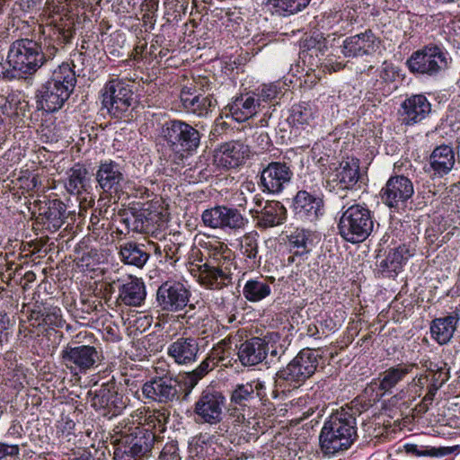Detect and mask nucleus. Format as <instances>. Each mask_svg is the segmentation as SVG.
Here are the masks:
<instances>
[{
    "mask_svg": "<svg viewBox=\"0 0 460 460\" xmlns=\"http://www.w3.org/2000/svg\"><path fill=\"white\" fill-rule=\"evenodd\" d=\"M357 438L355 412L341 408L325 420L319 435L320 451L327 458L337 456L348 450Z\"/></svg>",
    "mask_w": 460,
    "mask_h": 460,
    "instance_id": "f257e3e1",
    "label": "nucleus"
},
{
    "mask_svg": "<svg viewBox=\"0 0 460 460\" xmlns=\"http://www.w3.org/2000/svg\"><path fill=\"white\" fill-rule=\"evenodd\" d=\"M58 52V48L47 41L20 39L11 44L7 60L19 76L28 77L52 62Z\"/></svg>",
    "mask_w": 460,
    "mask_h": 460,
    "instance_id": "f03ea898",
    "label": "nucleus"
},
{
    "mask_svg": "<svg viewBox=\"0 0 460 460\" xmlns=\"http://www.w3.org/2000/svg\"><path fill=\"white\" fill-rule=\"evenodd\" d=\"M320 358L315 349L306 348L300 350L286 367L276 372L272 398H287L301 387L315 373Z\"/></svg>",
    "mask_w": 460,
    "mask_h": 460,
    "instance_id": "7ed1b4c3",
    "label": "nucleus"
},
{
    "mask_svg": "<svg viewBox=\"0 0 460 460\" xmlns=\"http://www.w3.org/2000/svg\"><path fill=\"white\" fill-rule=\"evenodd\" d=\"M208 258L198 265L199 282L209 289H222L232 282L234 252L218 240L206 243Z\"/></svg>",
    "mask_w": 460,
    "mask_h": 460,
    "instance_id": "20e7f679",
    "label": "nucleus"
},
{
    "mask_svg": "<svg viewBox=\"0 0 460 460\" xmlns=\"http://www.w3.org/2000/svg\"><path fill=\"white\" fill-rule=\"evenodd\" d=\"M75 84V73L70 65L64 62L58 66L36 92L37 109L48 113L59 111L74 92Z\"/></svg>",
    "mask_w": 460,
    "mask_h": 460,
    "instance_id": "39448f33",
    "label": "nucleus"
},
{
    "mask_svg": "<svg viewBox=\"0 0 460 460\" xmlns=\"http://www.w3.org/2000/svg\"><path fill=\"white\" fill-rule=\"evenodd\" d=\"M338 231L347 242L358 243L367 240L374 231V213L365 203L343 205L339 212Z\"/></svg>",
    "mask_w": 460,
    "mask_h": 460,
    "instance_id": "423d86ee",
    "label": "nucleus"
},
{
    "mask_svg": "<svg viewBox=\"0 0 460 460\" xmlns=\"http://www.w3.org/2000/svg\"><path fill=\"white\" fill-rule=\"evenodd\" d=\"M101 99L102 109L117 119L128 118L137 103L132 85L119 78L106 82L101 90Z\"/></svg>",
    "mask_w": 460,
    "mask_h": 460,
    "instance_id": "0eeeda50",
    "label": "nucleus"
},
{
    "mask_svg": "<svg viewBox=\"0 0 460 460\" xmlns=\"http://www.w3.org/2000/svg\"><path fill=\"white\" fill-rule=\"evenodd\" d=\"M161 137L167 146L181 156L193 155L200 146L201 133L181 119H170L161 129Z\"/></svg>",
    "mask_w": 460,
    "mask_h": 460,
    "instance_id": "6e6552de",
    "label": "nucleus"
},
{
    "mask_svg": "<svg viewBox=\"0 0 460 460\" xmlns=\"http://www.w3.org/2000/svg\"><path fill=\"white\" fill-rule=\"evenodd\" d=\"M450 61L451 58L444 48L428 44L414 51L406 64L412 74L435 77L448 68Z\"/></svg>",
    "mask_w": 460,
    "mask_h": 460,
    "instance_id": "1a4fd4ad",
    "label": "nucleus"
},
{
    "mask_svg": "<svg viewBox=\"0 0 460 460\" xmlns=\"http://www.w3.org/2000/svg\"><path fill=\"white\" fill-rule=\"evenodd\" d=\"M155 437L146 429H133L118 439L114 460H143L151 452Z\"/></svg>",
    "mask_w": 460,
    "mask_h": 460,
    "instance_id": "9d476101",
    "label": "nucleus"
},
{
    "mask_svg": "<svg viewBox=\"0 0 460 460\" xmlns=\"http://www.w3.org/2000/svg\"><path fill=\"white\" fill-rule=\"evenodd\" d=\"M267 400V386L264 381L257 378L245 384H238L231 393L230 415L236 417L237 421H243L244 420L243 412L252 402L258 401L264 404Z\"/></svg>",
    "mask_w": 460,
    "mask_h": 460,
    "instance_id": "9b49d317",
    "label": "nucleus"
},
{
    "mask_svg": "<svg viewBox=\"0 0 460 460\" xmlns=\"http://www.w3.org/2000/svg\"><path fill=\"white\" fill-rule=\"evenodd\" d=\"M91 405L102 416L112 418L119 415L127 407L128 399L118 391L116 383H103L87 393Z\"/></svg>",
    "mask_w": 460,
    "mask_h": 460,
    "instance_id": "f8f14e48",
    "label": "nucleus"
},
{
    "mask_svg": "<svg viewBox=\"0 0 460 460\" xmlns=\"http://www.w3.org/2000/svg\"><path fill=\"white\" fill-rule=\"evenodd\" d=\"M191 292L186 283L170 279L156 290V305L162 312L178 313L189 304Z\"/></svg>",
    "mask_w": 460,
    "mask_h": 460,
    "instance_id": "ddd939ff",
    "label": "nucleus"
},
{
    "mask_svg": "<svg viewBox=\"0 0 460 460\" xmlns=\"http://www.w3.org/2000/svg\"><path fill=\"white\" fill-rule=\"evenodd\" d=\"M363 184L364 177L359 172V160L352 157L342 160L339 166L328 172L325 188L330 191L336 189L356 190Z\"/></svg>",
    "mask_w": 460,
    "mask_h": 460,
    "instance_id": "4468645a",
    "label": "nucleus"
},
{
    "mask_svg": "<svg viewBox=\"0 0 460 460\" xmlns=\"http://www.w3.org/2000/svg\"><path fill=\"white\" fill-rule=\"evenodd\" d=\"M60 356L63 364L73 375L86 374L95 368L101 359V352L90 345L67 344Z\"/></svg>",
    "mask_w": 460,
    "mask_h": 460,
    "instance_id": "2eb2a0df",
    "label": "nucleus"
},
{
    "mask_svg": "<svg viewBox=\"0 0 460 460\" xmlns=\"http://www.w3.org/2000/svg\"><path fill=\"white\" fill-rule=\"evenodd\" d=\"M413 194L411 180L402 174L391 176L380 191L383 203L394 212L404 211Z\"/></svg>",
    "mask_w": 460,
    "mask_h": 460,
    "instance_id": "dca6fc26",
    "label": "nucleus"
},
{
    "mask_svg": "<svg viewBox=\"0 0 460 460\" xmlns=\"http://www.w3.org/2000/svg\"><path fill=\"white\" fill-rule=\"evenodd\" d=\"M292 177L293 171L288 163L270 162L260 172L259 186L263 192L277 195L290 183Z\"/></svg>",
    "mask_w": 460,
    "mask_h": 460,
    "instance_id": "f3484780",
    "label": "nucleus"
},
{
    "mask_svg": "<svg viewBox=\"0 0 460 460\" xmlns=\"http://www.w3.org/2000/svg\"><path fill=\"white\" fill-rule=\"evenodd\" d=\"M226 397L222 392L208 386L199 395L194 405V412L199 420L208 424H217L222 420L226 407Z\"/></svg>",
    "mask_w": 460,
    "mask_h": 460,
    "instance_id": "a211bd4d",
    "label": "nucleus"
},
{
    "mask_svg": "<svg viewBox=\"0 0 460 460\" xmlns=\"http://www.w3.org/2000/svg\"><path fill=\"white\" fill-rule=\"evenodd\" d=\"M293 209L301 220L315 223L325 214L323 194L314 190H300L293 199Z\"/></svg>",
    "mask_w": 460,
    "mask_h": 460,
    "instance_id": "6ab92c4d",
    "label": "nucleus"
},
{
    "mask_svg": "<svg viewBox=\"0 0 460 460\" xmlns=\"http://www.w3.org/2000/svg\"><path fill=\"white\" fill-rule=\"evenodd\" d=\"M201 219L206 226L223 230H239L248 224V219L237 208L226 206H216L204 210Z\"/></svg>",
    "mask_w": 460,
    "mask_h": 460,
    "instance_id": "aec40b11",
    "label": "nucleus"
},
{
    "mask_svg": "<svg viewBox=\"0 0 460 460\" xmlns=\"http://www.w3.org/2000/svg\"><path fill=\"white\" fill-rule=\"evenodd\" d=\"M143 395L151 401L169 403L180 398V382L172 376L154 377L142 385Z\"/></svg>",
    "mask_w": 460,
    "mask_h": 460,
    "instance_id": "412c9836",
    "label": "nucleus"
},
{
    "mask_svg": "<svg viewBox=\"0 0 460 460\" xmlns=\"http://www.w3.org/2000/svg\"><path fill=\"white\" fill-rule=\"evenodd\" d=\"M167 356L178 366L193 365L201 352L199 339L191 335H181L167 347Z\"/></svg>",
    "mask_w": 460,
    "mask_h": 460,
    "instance_id": "4be33fe9",
    "label": "nucleus"
},
{
    "mask_svg": "<svg viewBox=\"0 0 460 460\" xmlns=\"http://www.w3.org/2000/svg\"><path fill=\"white\" fill-rule=\"evenodd\" d=\"M94 175L103 192L112 195L122 190L125 175L121 164L111 159L101 161Z\"/></svg>",
    "mask_w": 460,
    "mask_h": 460,
    "instance_id": "5701e85b",
    "label": "nucleus"
},
{
    "mask_svg": "<svg viewBox=\"0 0 460 460\" xmlns=\"http://www.w3.org/2000/svg\"><path fill=\"white\" fill-rule=\"evenodd\" d=\"M431 112V103L424 94H411L400 105V120L405 126H413L424 120Z\"/></svg>",
    "mask_w": 460,
    "mask_h": 460,
    "instance_id": "b1692460",
    "label": "nucleus"
},
{
    "mask_svg": "<svg viewBox=\"0 0 460 460\" xmlns=\"http://www.w3.org/2000/svg\"><path fill=\"white\" fill-rule=\"evenodd\" d=\"M380 46L379 39L371 30L347 37L342 45V54L347 58L368 56L376 52Z\"/></svg>",
    "mask_w": 460,
    "mask_h": 460,
    "instance_id": "393cba45",
    "label": "nucleus"
},
{
    "mask_svg": "<svg viewBox=\"0 0 460 460\" xmlns=\"http://www.w3.org/2000/svg\"><path fill=\"white\" fill-rule=\"evenodd\" d=\"M250 148L239 141H231L220 146L215 155L217 164L225 169L236 168L249 156Z\"/></svg>",
    "mask_w": 460,
    "mask_h": 460,
    "instance_id": "a878e982",
    "label": "nucleus"
},
{
    "mask_svg": "<svg viewBox=\"0 0 460 460\" xmlns=\"http://www.w3.org/2000/svg\"><path fill=\"white\" fill-rule=\"evenodd\" d=\"M270 345L264 339L252 337L238 347V359L244 367H253L263 362L269 354Z\"/></svg>",
    "mask_w": 460,
    "mask_h": 460,
    "instance_id": "bb28decb",
    "label": "nucleus"
},
{
    "mask_svg": "<svg viewBox=\"0 0 460 460\" xmlns=\"http://www.w3.org/2000/svg\"><path fill=\"white\" fill-rule=\"evenodd\" d=\"M180 99L183 110L198 117H207L217 104L211 94H195L185 89L181 90Z\"/></svg>",
    "mask_w": 460,
    "mask_h": 460,
    "instance_id": "cd10ccee",
    "label": "nucleus"
},
{
    "mask_svg": "<svg viewBox=\"0 0 460 460\" xmlns=\"http://www.w3.org/2000/svg\"><path fill=\"white\" fill-rule=\"evenodd\" d=\"M233 119L243 122L255 116L261 110L253 92L236 96L226 107Z\"/></svg>",
    "mask_w": 460,
    "mask_h": 460,
    "instance_id": "c85d7f7f",
    "label": "nucleus"
},
{
    "mask_svg": "<svg viewBox=\"0 0 460 460\" xmlns=\"http://www.w3.org/2000/svg\"><path fill=\"white\" fill-rule=\"evenodd\" d=\"M42 224L50 231L58 230L67 217L66 205L60 199H49L40 208L39 214Z\"/></svg>",
    "mask_w": 460,
    "mask_h": 460,
    "instance_id": "c756f323",
    "label": "nucleus"
},
{
    "mask_svg": "<svg viewBox=\"0 0 460 460\" xmlns=\"http://www.w3.org/2000/svg\"><path fill=\"white\" fill-rule=\"evenodd\" d=\"M416 367V364H397L390 367L384 372L379 374V377L372 382V385H376L384 393L392 394L393 389L400 384L406 376L411 373L412 369Z\"/></svg>",
    "mask_w": 460,
    "mask_h": 460,
    "instance_id": "7c9ffc66",
    "label": "nucleus"
},
{
    "mask_svg": "<svg viewBox=\"0 0 460 460\" xmlns=\"http://www.w3.org/2000/svg\"><path fill=\"white\" fill-rule=\"evenodd\" d=\"M146 287L141 279L128 276L119 286V298L126 305L139 306L146 299Z\"/></svg>",
    "mask_w": 460,
    "mask_h": 460,
    "instance_id": "2f4dec72",
    "label": "nucleus"
},
{
    "mask_svg": "<svg viewBox=\"0 0 460 460\" xmlns=\"http://www.w3.org/2000/svg\"><path fill=\"white\" fill-rule=\"evenodd\" d=\"M118 219L122 225L117 227L120 234H128L130 231L135 233H147L150 230V222L145 211L120 210Z\"/></svg>",
    "mask_w": 460,
    "mask_h": 460,
    "instance_id": "473e14b6",
    "label": "nucleus"
},
{
    "mask_svg": "<svg viewBox=\"0 0 460 460\" xmlns=\"http://www.w3.org/2000/svg\"><path fill=\"white\" fill-rule=\"evenodd\" d=\"M170 418L167 409L147 410L139 417L141 427L134 429H146L155 437V442L160 439V435L166 430V425Z\"/></svg>",
    "mask_w": 460,
    "mask_h": 460,
    "instance_id": "72a5a7b5",
    "label": "nucleus"
},
{
    "mask_svg": "<svg viewBox=\"0 0 460 460\" xmlns=\"http://www.w3.org/2000/svg\"><path fill=\"white\" fill-rule=\"evenodd\" d=\"M318 242L319 235L315 232L305 228H296L288 235L289 252L300 257L308 254Z\"/></svg>",
    "mask_w": 460,
    "mask_h": 460,
    "instance_id": "f704fd0d",
    "label": "nucleus"
},
{
    "mask_svg": "<svg viewBox=\"0 0 460 460\" xmlns=\"http://www.w3.org/2000/svg\"><path fill=\"white\" fill-rule=\"evenodd\" d=\"M259 227L270 228L282 225L287 219V209L280 201L268 200L253 217Z\"/></svg>",
    "mask_w": 460,
    "mask_h": 460,
    "instance_id": "c9c22d12",
    "label": "nucleus"
},
{
    "mask_svg": "<svg viewBox=\"0 0 460 460\" xmlns=\"http://www.w3.org/2000/svg\"><path fill=\"white\" fill-rule=\"evenodd\" d=\"M453 148L447 145L437 146L429 156V164L434 177H443L447 174L455 164Z\"/></svg>",
    "mask_w": 460,
    "mask_h": 460,
    "instance_id": "e433bc0d",
    "label": "nucleus"
},
{
    "mask_svg": "<svg viewBox=\"0 0 460 460\" xmlns=\"http://www.w3.org/2000/svg\"><path fill=\"white\" fill-rule=\"evenodd\" d=\"M75 34L74 23L69 20L60 19L54 25H50L42 31L43 37L38 41H47L53 47L59 44L69 43Z\"/></svg>",
    "mask_w": 460,
    "mask_h": 460,
    "instance_id": "4c0bfd02",
    "label": "nucleus"
},
{
    "mask_svg": "<svg viewBox=\"0 0 460 460\" xmlns=\"http://www.w3.org/2000/svg\"><path fill=\"white\" fill-rule=\"evenodd\" d=\"M459 321L457 314L434 319L430 323V333L438 344L448 343L456 332Z\"/></svg>",
    "mask_w": 460,
    "mask_h": 460,
    "instance_id": "58836bf2",
    "label": "nucleus"
},
{
    "mask_svg": "<svg viewBox=\"0 0 460 460\" xmlns=\"http://www.w3.org/2000/svg\"><path fill=\"white\" fill-rule=\"evenodd\" d=\"M65 187L72 195H80L90 186V177L86 167L82 164H75L67 172Z\"/></svg>",
    "mask_w": 460,
    "mask_h": 460,
    "instance_id": "ea45409f",
    "label": "nucleus"
},
{
    "mask_svg": "<svg viewBox=\"0 0 460 460\" xmlns=\"http://www.w3.org/2000/svg\"><path fill=\"white\" fill-rule=\"evenodd\" d=\"M429 376L428 391L420 404V409L424 411L429 410L438 390L449 379V367L447 363L440 362L438 370L431 372Z\"/></svg>",
    "mask_w": 460,
    "mask_h": 460,
    "instance_id": "a19ab883",
    "label": "nucleus"
},
{
    "mask_svg": "<svg viewBox=\"0 0 460 460\" xmlns=\"http://www.w3.org/2000/svg\"><path fill=\"white\" fill-rule=\"evenodd\" d=\"M119 257L125 264L143 268L149 259V253L144 244L127 242L119 246Z\"/></svg>",
    "mask_w": 460,
    "mask_h": 460,
    "instance_id": "79ce46f5",
    "label": "nucleus"
},
{
    "mask_svg": "<svg viewBox=\"0 0 460 460\" xmlns=\"http://www.w3.org/2000/svg\"><path fill=\"white\" fill-rule=\"evenodd\" d=\"M271 294L270 283L267 279L258 277L247 280L243 288V296L252 303L260 302Z\"/></svg>",
    "mask_w": 460,
    "mask_h": 460,
    "instance_id": "37998d69",
    "label": "nucleus"
},
{
    "mask_svg": "<svg viewBox=\"0 0 460 460\" xmlns=\"http://www.w3.org/2000/svg\"><path fill=\"white\" fill-rule=\"evenodd\" d=\"M379 77L375 82L373 90L384 96L390 95L396 89L392 84L399 77V68L392 63L384 62Z\"/></svg>",
    "mask_w": 460,
    "mask_h": 460,
    "instance_id": "c03bdc74",
    "label": "nucleus"
},
{
    "mask_svg": "<svg viewBox=\"0 0 460 460\" xmlns=\"http://www.w3.org/2000/svg\"><path fill=\"white\" fill-rule=\"evenodd\" d=\"M258 238L257 232L247 233L240 238L241 254L245 258L248 267L252 269L261 265Z\"/></svg>",
    "mask_w": 460,
    "mask_h": 460,
    "instance_id": "a18cd8bd",
    "label": "nucleus"
},
{
    "mask_svg": "<svg viewBox=\"0 0 460 460\" xmlns=\"http://www.w3.org/2000/svg\"><path fill=\"white\" fill-rule=\"evenodd\" d=\"M32 325H46L49 327H62L64 321L61 309L58 306L43 307L40 310H33L31 314Z\"/></svg>",
    "mask_w": 460,
    "mask_h": 460,
    "instance_id": "49530a36",
    "label": "nucleus"
},
{
    "mask_svg": "<svg viewBox=\"0 0 460 460\" xmlns=\"http://www.w3.org/2000/svg\"><path fill=\"white\" fill-rule=\"evenodd\" d=\"M407 250L404 247H398L391 250L386 257L379 262V268L385 277H394L405 263Z\"/></svg>",
    "mask_w": 460,
    "mask_h": 460,
    "instance_id": "de8ad7c7",
    "label": "nucleus"
},
{
    "mask_svg": "<svg viewBox=\"0 0 460 460\" xmlns=\"http://www.w3.org/2000/svg\"><path fill=\"white\" fill-rule=\"evenodd\" d=\"M215 368V364H211V358L203 359L200 364L192 371L185 373L184 385L187 392L185 397L190 394L191 390L198 385L209 371Z\"/></svg>",
    "mask_w": 460,
    "mask_h": 460,
    "instance_id": "09e8293b",
    "label": "nucleus"
},
{
    "mask_svg": "<svg viewBox=\"0 0 460 460\" xmlns=\"http://www.w3.org/2000/svg\"><path fill=\"white\" fill-rule=\"evenodd\" d=\"M282 84L279 82L262 84L258 87L253 93L260 103V107H263V103H271L276 102L282 95Z\"/></svg>",
    "mask_w": 460,
    "mask_h": 460,
    "instance_id": "8fccbe9b",
    "label": "nucleus"
},
{
    "mask_svg": "<svg viewBox=\"0 0 460 460\" xmlns=\"http://www.w3.org/2000/svg\"><path fill=\"white\" fill-rule=\"evenodd\" d=\"M164 17L169 23H175L186 14L189 0H164Z\"/></svg>",
    "mask_w": 460,
    "mask_h": 460,
    "instance_id": "3c124183",
    "label": "nucleus"
},
{
    "mask_svg": "<svg viewBox=\"0 0 460 460\" xmlns=\"http://www.w3.org/2000/svg\"><path fill=\"white\" fill-rule=\"evenodd\" d=\"M314 107L307 102L295 104L291 108L289 120L295 126L308 125L314 119Z\"/></svg>",
    "mask_w": 460,
    "mask_h": 460,
    "instance_id": "603ef678",
    "label": "nucleus"
},
{
    "mask_svg": "<svg viewBox=\"0 0 460 460\" xmlns=\"http://www.w3.org/2000/svg\"><path fill=\"white\" fill-rule=\"evenodd\" d=\"M310 0H269L279 14L295 13L305 8Z\"/></svg>",
    "mask_w": 460,
    "mask_h": 460,
    "instance_id": "864d4df0",
    "label": "nucleus"
},
{
    "mask_svg": "<svg viewBox=\"0 0 460 460\" xmlns=\"http://www.w3.org/2000/svg\"><path fill=\"white\" fill-rule=\"evenodd\" d=\"M182 246L181 243L170 239L163 240V252H164V262H168L174 266L181 259L180 251Z\"/></svg>",
    "mask_w": 460,
    "mask_h": 460,
    "instance_id": "5fc2aeb1",
    "label": "nucleus"
},
{
    "mask_svg": "<svg viewBox=\"0 0 460 460\" xmlns=\"http://www.w3.org/2000/svg\"><path fill=\"white\" fill-rule=\"evenodd\" d=\"M55 121L52 118L45 119L40 126L39 132L41 137H45L46 141H54L58 137Z\"/></svg>",
    "mask_w": 460,
    "mask_h": 460,
    "instance_id": "6e6d98bb",
    "label": "nucleus"
},
{
    "mask_svg": "<svg viewBox=\"0 0 460 460\" xmlns=\"http://www.w3.org/2000/svg\"><path fill=\"white\" fill-rule=\"evenodd\" d=\"M178 443L171 441L164 445L160 452L159 460H181Z\"/></svg>",
    "mask_w": 460,
    "mask_h": 460,
    "instance_id": "4d7b16f0",
    "label": "nucleus"
},
{
    "mask_svg": "<svg viewBox=\"0 0 460 460\" xmlns=\"http://www.w3.org/2000/svg\"><path fill=\"white\" fill-rule=\"evenodd\" d=\"M404 448L407 454L415 456H438V450L435 447L427 448L425 447H419L415 444H406Z\"/></svg>",
    "mask_w": 460,
    "mask_h": 460,
    "instance_id": "13d9d810",
    "label": "nucleus"
},
{
    "mask_svg": "<svg viewBox=\"0 0 460 460\" xmlns=\"http://www.w3.org/2000/svg\"><path fill=\"white\" fill-rule=\"evenodd\" d=\"M227 345V342L223 340L220 341L216 347H214L210 352V354L206 358H211V364H215L217 366L218 361H222L225 359V348Z\"/></svg>",
    "mask_w": 460,
    "mask_h": 460,
    "instance_id": "bf43d9fd",
    "label": "nucleus"
},
{
    "mask_svg": "<svg viewBox=\"0 0 460 460\" xmlns=\"http://www.w3.org/2000/svg\"><path fill=\"white\" fill-rule=\"evenodd\" d=\"M20 453L18 445H9L0 442V460H6L7 457L17 456Z\"/></svg>",
    "mask_w": 460,
    "mask_h": 460,
    "instance_id": "052dcab7",
    "label": "nucleus"
},
{
    "mask_svg": "<svg viewBox=\"0 0 460 460\" xmlns=\"http://www.w3.org/2000/svg\"><path fill=\"white\" fill-rule=\"evenodd\" d=\"M252 203L253 207L250 209V213L252 214V217H254L255 215L260 213V209L263 208L266 203H268V200L265 201L263 197L257 193L252 196Z\"/></svg>",
    "mask_w": 460,
    "mask_h": 460,
    "instance_id": "680f3d73",
    "label": "nucleus"
},
{
    "mask_svg": "<svg viewBox=\"0 0 460 460\" xmlns=\"http://www.w3.org/2000/svg\"><path fill=\"white\" fill-rule=\"evenodd\" d=\"M286 350L287 347L284 344H279V346L270 345L269 354L271 358L280 360L285 355Z\"/></svg>",
    "mask_w": 460,
    "mask_h": 460,
    "instance_id": "e2e57ef3",
    "label": "nucleus"
},
{
    "mask_svg": "<svg viewBox=\"0 0 460 460\" xmlns=\"http://www.w3.org/2000/svg\"><path fill=\"white\" fill-rule=\"evenodd\" d=\"M150 248L153 250L159 262H164V252H163V241L160 243H149Z\"/></svg>",
    "mask_w": 460,
    "mask_h": 460,
    "instance_id": "0e129e2a",
    "label": "nucleus"
},
{
    "mask_svg": "<svg viewBox=\"0 0 460 460\" xmlns=\"http://www.w3.org/2000/svg\"><path fill=\"white\" fill-rule=\"evenodd\" d=\"M420 364L421 365V367L423 368H425V370L427 372V375H429L433 371H438V366H440V362L439 363H435V362H432L431 360H429L428 358L421 359L420 361Z\"/></svg>",
    "mask_w": 460,
    "mask_h": 460,
    "instance_id": "69168bd1",
    "label": "nucleus"
},
{
    "mask_svg": "<svg viewBox=\"0 0 460 460\" xmlns=\"http://www.w3.org/2000/svg\"><path fill=\"white\" fill-rule=\"evenodd\" d=\"M429 376L427 374L416 376L413 378L414 385L418 387H420V390H422L425 386V385L429 382Z\"/></svg>",
    "mask_w": 460,
    "mask_h": 460,
    "instance_id": "338daca9",
    "label": "nucleus"
},
{
    "mask_svg": "<svg viewBox=\"0 0 460 460\" xmlns=\"http://www.w3.org/2000/svg\"><path fill=\"white\" fill-rule=\"evenodd\" d=\"M10 326V318L4 313H0V334L3 335V332L8 330Z\"/></svg>",
    "mask_w": 460,
    "mask_h": 460,
    "instance_id": "774afa93",
    "label": "nucleus"
}]
</instances>
